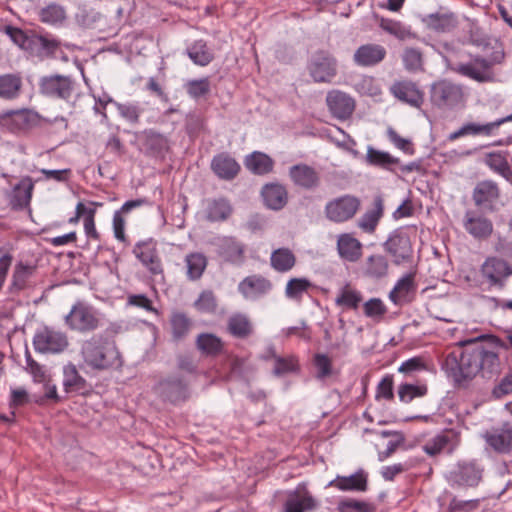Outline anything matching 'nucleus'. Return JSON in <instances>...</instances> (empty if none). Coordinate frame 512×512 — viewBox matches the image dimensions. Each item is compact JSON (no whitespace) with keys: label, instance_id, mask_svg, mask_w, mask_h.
<instances>
[{"label":"nucleus","instance_id":"1","mask_svg":"<svg viewBox=\"0 0 512 512\" xmlns=\"http://www.w3.org/2000/svg\"><path fill=\"white\" fill-rule=\"evenodd\" d=\"M81 355L84 363L97 371L119 369L123 365L116 340L108 333L94 334L83 341Z\"/></svg>","mask_w":512,"mask_h":512},{"label":"nucleus","instance_id":"2","mask_svg":"<svg viewBox=\"0 0 512 512\" xmlns=\"http://www.w3.org/2000/svg\"><path fill=\"white\" fill-rule=\"evenodd\" d=\"M4 32L10 37L14 44L26 51L30 56L43 59L53 56L60 46V42L48 35H39L33 30L6 25Z\"/></svg>","mask_w":512,"mask_h":512},{"label":"nucleus","instance_id":"3","mask_svg":"<svg viewBox=\"0 0 512 512\" xmlns=\"http://www.w3.org/2000/svg\"><path fill=\"white\" fill-rule=\"evenodd\" d=\"M65 325L80 334L92 333L103 325L102 313L84 300H77L64 317Z\"/></svg>","mask_w":512,"mask_h":512},{"label":"nucleus","instance_id":"4","mask_svg":"<svg viewBox=\"0 0 512 512\" xmlns=\"http://www.w3.org/2000/svg\"><path fill=\"white\" fill-rule=\"evenodd\" d=\"M429 100L434 108L441 111H451L465 105L466 94L461 84L442 79L430 86Z\"/></svg>","mask_w":512,"mask_h":512},{"label":"nucleus","instance_id":"5","mask_svg":"<svg viewBox=\"0 0 512 512\" xmlns=\"http://www.w3.org/2000/svg\"><path fill=\"white\" fill-rule=\"evenodd\" d=\"M153 391L161 401L178 405L191 396L190 380L182 373L169 374L158 380Z\"/></svg>","mask_w":512,"mask_h":512},{"label":"nucleus","instance_id":"6","mask_svg":"<svg viewBox=\"0 0 512 512\" xmlns=\"http://www.w3.org/2000/svg\"><path fill=\"white\" fill-rule=\"evenodd\" d=\"M382 246L394 265L400 266L413 262V245L405 228L400 227L393 230Z\"/></svg>","mask_w":512,"mask_h":512},{"label":"nucleus","instance_id":"7","mask_svg":"<svg viewBox=\"0 0 512 512\" xmlns=\"http://www.w3.org/2000/svg\"><path fill=\"white\" fill-rule=\"evenodd\" d=\"M484 467L476 459L460 460L449 472L447 480L451 487L475 488L483 480Z\"/></svg>","mask_w":512,"mask_h":512},{"label":"nucleus","instance_id":"8","mask_svg":"<svg viewBox=\"0 0 512 512\" xmlns=\"http://www.w3.org/2000/svg\"><path fill=\"white\" fill-rule=\"evenodd\" d=\"M485 445L498 455L512 454V421L503 420L481 434Z\"/></svg>","mask_w":512,"mask_h":512},{"label":"nucleus","instance_id":"9","mask_svg":"<svg viewBox=\"0 0 512 512\" xmlns=\"http://www.w3.org/2000/svg\"><path fill=\"white\" fill-rule=\"evenodd\" d=\"M361 199L355 195L345 194L328 201L324 213L328 220L334 223H344L358 213Z\"/></svg>","mask_w":512,"mask_h":512},{"label":"nucleus","instance_id":"10","mask_svg":"<svg viewBox=\"0 0 512 512\" xmlns=\"http://www.w3.org/2000/svg\"><path fill=\"white\" fill-rule=\"evenodd\" d=\"M337 60L327 50H317L308 61L309 75L316 83H330L337 74Z\"/></svg>","mask_w":512,"mask_h":512},{"label":"nucleus","instance_id":"11","mask_svg":"<svg viewBox=\"0 0 512 512\" xmlns=\"http://www.w3.org/2000/svg\"><path fill=\"white\" fill-rule=\"evenodd\" d=\"M472 200L479 212H497L501 202V191L498 184L492 180L479 181L472 191Z\"/></svg>","mask_w":512,"mask_h":512},{"label":"nucleus","instance_id":"12","mask_svg":"<svg viewBox=\"0 0 512 512\" xmlns=\"http://www.w3.org/2000/svg\"><path fill=\"white\" fill-rule=\"evenodd\" d=\"M132 253L152 276L164 279L163 263L157 249V242L153 238L138 241Z\"/></svg>","mask_w":512,"mask_h":512},{"label":"nucleus","instance_id":"13","mask_svg":"<svg viewBox=\"0 0 512 512\" xmlns=\"http://www.w3.org/2000/svg\"><path fill=\"white\" fill-rule=\"evenodd\" d=\"M36 352L41 354H57L63 352L69 345L65 333L44 326L34 334L32 340Z\"/></svg>","mask_w":512,"mask_h":512},{"label":"nucleus","instance_id":"14","mask_svg":"<svg viewBox=\"0 0 512 512\" xmlns=\"http://www.w3.org/2000/svg\"><path fill=\"white\" fill-rule=\"evenodd\" d=\"M494 62L481 56H475L468 63H457L452 70L464 77L479 83L491 82L494 79L492 67Z\"/></svg>","mask_w":512,"mask_h":512},{"label":"nucleus","instance_id":"15","mask_svg":"<svg viewBox=\"0 0 512 512\" xmlns=\"http://www.w3.org/2000/svg\"><path fill=\"white\" fill-rule=\"evenodd\" d=\"M486 213L468 209L465 211L462 225L464 230L475 240L484 241L491 237L494 226Z\"/></svg>","mask_w":512,"mask_h":512},{"label":"nucleus","instance_id":"16","mask_svg":"<svg viewBox=\"0 0 512 512\" xmlns=\"http://www.w3.org/2000/svg\"><path fill=\"white\" fill-rule=\"evenodd\" d=\"M135 142L140 152L148 157H164L168 151V141L154 130H141L135 133Z\"/></svg>","mask_w":512,"mask_h":512},{"label":"nucleus","instance_id":"17","mask_svg":"<svg viewBox=\"0 0 512 512\" xmlns=\"http://www.w3.org/2000/svg\"><path fill=\"white\" fill-rule=\"evenodd\" d=\"M481 275L490 286L503 289L506 279L512 275L511 265L504 259L488 257L481 266Z\"/></svg>","mask_w":512,"mask_h":512},{"label":"nucleus","instance_id":"18","mask_svg":"<svg viewBox=\"0 0 512 512\" xmlns=\"http://www.w3.org/2000/svg\"><path fill=\"white\" fill-rule=\"evenodd\" d=\"M39 90L44 96L68 100L73 92V81L68 76H44L39 81Z\"/></svg>","mask_w":512,"mask_h":512},{"label":"nucleus","instance_id":"19","mask_svg":"<svg viewBox=\"0 0 512 512\" xmlns=\"http://www.w3.org/2000/svg\"><path fill=\"white\" fill-rule=\"evenodd\" d=\"M389 91L397 100L411 107L419 108L424 102V93L411 80L395 81Z\"/></svg>","mask_w":512,"mask_h":512},{"label":"nucleus","instance_id":"20","mask_svg":"<svg viewBox=\"0 0 512 512\" xmlns=\"http://www.w3.org/2000/svg\"><path fill=\"white\" fill-rule=\"evenodd\" d=\"M326 103L333 117L341 121L349 119L355 110V100L340 90L329 91Z\"/></svg>","mask_w":512,"mask_h":512},{"label":"nucleus","instance_id":"21","mask_svg":"<svg viewBox=\"0 0 512 512\" xmlns=\"http://www.w3.org/2000/svg\"><path fill=\"white\" fill-rule=\"evenodd\" d=\"M460 442V434L453 429H445L428 440L423 450L429 456H436L446 450L452 453Z\"/></svg>","mask_w":512,"mask_h":512},{"label":"nucleus","instance_id":"22","mask_svg":"<svg viewBox=\"0 0 512 512\" xmlns=\"http://www.w3.org/2000/svg\"><path fill=\"white\" fill-rule=\"evenodd\" d=\"M416 290L415 273L409 272L396 282L389 292V300L397 306L411 303L415 299Z\"/></svg>","mask_w":512,"mask_h":512},{"label":"nucleus","instance_id":"23","mask_svg":"<svg viewBox=\"0 0 512 512\" xmlns=\"http://www.w3.org/2000/svg\"><path fill=\"white\" fill-rule=\"evenodd\" d=\"M328 486L341 491L365 492L368 489V474L363 469H359L350 476L338 475L329 482Z\"/></svg>","mask_w":512,"mask_h":512},{"label":"nucleus","instance_id":"24","mask_svg":"<svg viewBox=\"0 0 512 512\" xmlns=\"http://www.w3.org/2000/svg\"><path fill=\"white\" fill-rule=\"evenodd\" d=\"M389 261L385 255L372 254L362 264L363 277L371 280H381L389 274Z\"/></svg>","mask_w":512,"mask_h":512},{"label":"nucleus","instance_id":"25","mask_svg":"<svg viewBox=\"0 0 512 512\" xmlns=\"http://www.w3.org/2000/svg\"><path fill=\"white\" fill-rule=\"evenodd\" d=\"M386 49L379 44L361 45L354 53L353 60L358 66H375L384 60Z\"/></svg>","mask_w":512,"mask_h":512},{"label":"nucleus","instance_id":"26","mask_svg":"<svg viewBox=\"0 0 512 512\" xmlns=\"http://www.w3.org/2000/svg\"><path fill=\"white\" fill-rule=\"evenodd\" d=\"M264 205L271 210H281L288 202L286 188L279 183L265 184L261 189Z\"/></svg>","mask_w":512,"mask_h":512},{"label":"nucleus","instance_id":"27","mask_svg":"<svg viewBox=\"0 0 512 512\" xmlns=\"http://www.w3.org/2000/svg\"><path fill=\"white\" fill-rule=\"evenodd\" d=\"M363 244L353 235L344 233L338 237L337 251L339 256L348 262L355 263L362 257Z\"/></svg>","mask_w":512,"mask_h":512},{"label":"nucleus","instance_id":"28","mask_svg":"<svg viewBox=\"0 0 512 512\" xmlns=\"http://www.w3.org/2000/svg\"><path fill=\"white\" fill-rule=\"evenodd\" d=\"M33 187L34 185L29 178L14 186L9 194V206L12 210L21 211L29 206Z\"/></svg>","mask_w":512,"mask_h":512},{"label":"nucleus","instance_id":"29","mask_svg":"<svg viewBox=\"0 0 512 512\" xmlns=\"http://www.w3.org/2000/svg\"><path fill=\"white\" fill-rule=\"evenodd\" d=\"M169 323L171 328V340L174 343L184 341L190 334L193 326L192 319L184 312L180 311H173L171 313Z\"/></svg>","mask_w":512,"mask_h":512},{"label":"nucleus","instance_id":"30","mask_svg":"<svg viewBox=\"0 0 512 512\" xmlns=\"http://www.w3.org/2000/svg\"><path fill=\"white\" fill-rule=\"evenodd\" d=\"M245 297L259 296L268 293L272 289V283L260 275H251L244 278L238 287Z\"/></svg>","mask_w":512,"mask_h":512},{"label":"nucleus","instance_id":"31","mask_svg":"<svg viewBox=\"0 0 512 512\" xmlns=\"http://www.w3.org/2000/svg\"><path fill=\"white\" fill-rule=\"evenodd\" d=\"M23 89V80L20 73H6L0 75V98L3 100L17 99Z\"/></svg>","mask_w":512,"mask_h":512},{"label":"nucleus","instance_id":"32","mask_svg":"<svg viewBox=\"0 0 512 512\" xmlns=\"http://www.w3.org/2000/svg\"><path fill=\"white\" fill-rule=\"evenodd\" d=\"M63 387L64 391L68 393L84 394L88 389L86 379L80 375L76 366L69 363L63 368Z\"/></svg>","mask_w":512,"mask_h":512},{"label":"nucleus","instance_id":"33","mask_svg":"<svg viewBox=\"0 0 512 512\" xmlns=\"http://www.w3.org/2000/svg\"><path fill=\"white\" fill-rule=\"evenodd\" d=\"M384 213L383 199L376 196L373 208L368 209L358 220V227L366 233H373Z\"/></svg>","mask_w":512,"mask_h":512},{"label":"nucleus","instance_id":"34","mask_svg":"<svg viewBox=\"0 0 512 512\" xmlns=\"http://www.w3.org/2000/svg\"><path fill=\"white\" fill-rule=\"evenodd\" d=\"M232 211L230 202L224 197L206 201L205 217L210 222L225 221L230 217Z\"/></svg>","mask_w":512,"mask_h":512},{"label":"nucleus","instance_id":"35","mask_svg":"<svg viewBox=\"0 0 512 512\" xmlns=\"http://www.w3.org/2000/svg\"><path fill=\"white\" fill-rule=\"evenodd\" d=\"M196 348L206 357H217L224 350V344L220 337L212 333H201L195 341Z\"/></svg>","mask_w":512,"mask_h":512},{"label":"nucleus","instance_id":"36","mask_svg":"<svg viewBox=\"0 0 512 512\" xmlns=\"http://www.w3.org/2000/svg\"><path fill=\"white\" fill-rule=\"evenodd\" d=\"M227 331L235 338L246 339L253 334L254 328L247 315L235 313L227 321Z\"/></svg>","mask_w":512,"mask_h":512},{"label":"nucleus","instance_id":"37","mask_svg":"<svg viewBox=\"0 0 512 512\" xmlns=\"http://www.w3.org/2000/svg\"><path fill=\"white\" fill-rule=\"evenodd\" d=\"M290 177L293 182L306 189L317 186L319 178L316 171L305 164L294 165L290 168Z\"/></svg>","mask_w":512,"mask_h":512},{"label":"nucleus","instance_id":"38","mask_svg":"<svg viewBox=\"0 0 512 512\" xmlns=\"http://www.w3.org/2000/svg\"><path fill=\"white\" fill-rule=\"evenodd\" d=\"M187 56L198 66H207L214 60V54L203 39L194 41L186 49Z\"/></svg>","mask_w":512,"mask_h":512},{"label":"nucleus","instance_id":"39","mask_svg":"<svg viewBox=\"0 0 512 512\" xmlns=\"http://www.w3.org/2000/svg\"><path fill=\"white\" fill-rule=\"evenodd\" d=\"M423 22L436 32H449L456 26L453 13H432L423 18Z\"/></svg>","mask_w":512,"mask_h":512},{"label":"nucleus","instance_id":"40","mask_svg":"<svg viewBox=\"0 0 512 512\" xmlns=\"http://www.w3.org/2000/svg\"><path fill=\"white\" fill-rule=\"evenodd\" d=\"M245 166L254 174L264 175L273 170L274 162L265 153L255 151L246 158Z\"/></svg>","mask_w":512,"mask_h":512},{"label":"nucleus","instance_id":"41","mask_svg":"<svg viewBox=\"0 0 512 512\" xmlns=\"http://www.w3.org/2000/svg\"><path fill=\"white\" fill-rule=\"evenodd\" d=\"M35 271V267L26 265L23 262H18L15 265L11 285L9 287L10 292L15 293L24 290L27 287L29 278Z\"/></svg>","mask_w":512,"mask_h":512},{"label":"nucleus","instance_id":"42","mask_svg":"<svg viewBox=\"0 0 512 512\" xmlns=\"http://www.w3.org/2000/svg\"><path fill=\"white\" fill-rule=\"evenodd\" d=\"M271 266L277 272H287L296 264V257L289 248H278L270 257Z\"/></svg>","mask_w":512,"mask_h":512},{"label":"nucleus","instance_id":"43","mask_svg":"<svg viewBox=\"0 0 512 512\" xmlns=\"http://www.w3.org/2000/svg\"><path fill=\"white\" fill-rule=\"evenodd\" d=\"M187 277L191 281L200 279L207 267V258L200 252H192L185 257Z\"/></svg>","mask_w":512,"mask_h":512},{"label":"nucleus","instance_id":"44","mask_svg":"<svg viewBox=\"0 0 512 512\" xmlns=\"http://www.w3.org/2000/svg\"><path fill=\"white\" fill-rule=\"evenodd\" d=\"M379 26L382 30L401 41L416 38V34L412 32L410 28L404 26L400 21L382 17L380 19Z\"/></svg>","mask_w":512,"mask_h":512},{"label":"nucleus","instance_id":"45","mask_svg":"<svg viewBox=\"0 0 512 512\" xmlns=\"http://www.w3.org/2000/svg\"><path fill=\"white\" fill-rule=\"evenodd\" d=\"M428 393V387L425 383L423 384H412L402 383L398 386L397 394L400 402L408 404L416 398L426 396Z\"/></svg>","mask_w":512,"mask_h":512},{"label":"nucleus","instance_id":"46","mask_svg":"<svg viewBox=\"0 0 512 512\" xmlns=\"http://www.w3.org/2000/svg\"><path fill=\"white\" fill-rule=\"evenodd\" d=\"M11 117L14 128H35L39 125V115L29 109L11 111L8 113Z\"/></svg>","mask_w":512,"mask_h":512},{"label":"nucleus","instance_id":"47","mask_svg":"<svg viewBox=\"0 0 512 512\" xmlns=\"http://www.w3.org/2000/svg\"><path fill=\"white\" fill-rule=\"evenodd\" d=\"M367 162L370 165L379 166L392 171V166L399 164L400 160L387 152L375 150L370 147L367 151Z\"/></svg>","mask_w":512,"mask_h":512},{"label":"nucleus","instance_id":"48","mask_svg":"<svg viewBox=\"0 0 512 512\" xmlns=\"http://www.w3.org/2000/svg\"><path fill=\"white\" fill-rule=\"evenodd\" d=\"M273 374L275 376H283L288 373H295L300 370L298 359L295 356L282 357L274 355Z\"/></svg>","mask_w":512,"mask_h":512},{"label":"nucleus","instance_id":"49","mask_svg":"<svg viewBox=\"0 0 512 512\" xmlns=\"http://www.w3.org/2000/svg\"><path fill=\"white\" fill-rule=\"evenodd\" d=\"M39 18L43 23L55 25L60 24L65 20L66 13L62 6L58 4H50L40 10Z\"/></svg>","mask_w":512,"mask_h":512},{"label":"nucleus","instance_id":"50","mask_svg":"<svg viewBox=\"0 0 512 512\" xmlns=\"http://www.w3.org/2000/svg\"><path fill=\"white\" fill-rule=\"evenodd\" d=\"M311 287L312 283L306 278H292L286 284L285 294L289 299L300 300Z\"/></svg>","mask_w":512,"mask_h":512},{"label":"nucleus","instance_id":"51","mask_svg":"<svg viewBox=\"0 0 512 512\" xmlns=\"http://www.w3.org/2000/svg\"><path fill=\"white\" fill-rule=\"evenodd\" d=\"M362 301V295L356 290L344 287L335 299V304L347 309L356 310Z\"/></svg>","mask_w":512,"mask_h":512},{"label":"nucleus","instance_id":"52","mask_svg":"<svg viewBox=\"0 0 512 512\" xmlns=\"http://www.w3.org/2000/svg\"><path fill=\"white\" fill-rule=\"evenodd\" d=\"M187 94L193 99H199L207 96L211 91L210 80L208 77L189 80L185 84Z\"/></svg>","mask_w":512,"mask_h":512},{"label":"nucleus","instance_id":"53","mask_svg":"<svg viewBox=\"0 0 512 512\" xmlns=\"http://www.w3.org/2000/svg\"><path fill=\"white\" fill-rule=\"evenodd\" d=\"M100 12L93 8L81 7L75 15L77 23L84 28H94L101 20Z\"/></svg>","mask_w":512,"mask_h":512},{"label":"nucleus","instance_id":"54","mask_svg":"<svg viewBox=\"0 0 512 512\" xmlns=\"http://www.w3.org/2000/svg\"><path fill=\"white\" fill-rule=\"evenodd\" d=\"M313 365L316 369L315 376L318 380H324L333 373L332 360L326 354L316 353L313 356Z\"/></svg>","mask_w":512,"mask_h":512},{"label":"nucleus","instance_id":"55","mask_svg":"<svg viewBox=\"0 0 512 512\" xmlns=\"http://www.w3.org/2000/svg\"><path fill=\"white\" fill-rule=\"evenodd\" d=\"M403 64L406 70L416 72L423 69V58L420 50L406 48L402 55Z\"/></svg>","mask_w":512,"mask_h":512},{"label":"nucleus","instance_id":"56","mask_svg":"<svg viewBox=\"0 0 512 512\" xmlns=\"http://www.w3.org/2000/svg\"><path fill=\"white\" fill-rule=\"evenodd\" d=\"M220 255L227 261H236L242 257L243 247L233 239H225L220 245Z\"/></svg>","mask_w":512,"mask_h":512},{"label":"nucleus","instance_id":"57","mask_svg":"<svg viewBox=\"0 0 512 512\" xmlns=\"http://www.w3.org/2000/svg\"><path fill=\"white\" fill-rule=\"evenodd\" d=\"M176 367L179 371L188 375H198V364L195 361L193 354L191 353H179L176 355Z\"/></svg>","mask_w":512,"mask_h":512},{"label":"nucleus","instance_id":"58","mask_svg":"<svg viewBox=\"0 0 512 512\" xmlns=\"http://www.w3.org/2000/svg\"><path fill=\"white\" fill-rule=\"evenodd\" d=\"M194 307L203 313H214L217 309V300L211 290H204L194 302Z\"/></svg>","mask_w":512,"mask_h":512},{"label":"nucleus","instance_id":"59","mask_svg":"<svg viewBox=\"0 0 512 512\" xmlns=\"http://www.w3.org/2000/svg\"><path fill=\"white\" fill-rule=\"evenodd\" d=\"M337 510L339 512H372L374 507L367 502L347 498L338 502Z\"/></svg>","mask_w":512,"mask_h":512},{"label":"nucleus","instance_id":"60","mask_svg":"<svg viewBox=\"0 0 512 512\" xmlns=\"http://www.w3.org/2000/svg\"><path fill=\"white\" fill-rule=\"evenodd\" d=\"M375 398L376 400H394V376L392 374H386L378 383Z\"/></svg>","mask_w":512,"mask_h":512},{"label":"nucleus","instance_id":"61","mask_svg":"<svg viewBox=\"0 0 512 512\" xmlns=\"http://www.w3.org/2000/svg\"><path fill=\"white\" fill-rule=\"evenodd\" d=\"M231 160L232 157L226 153H220L213 157L211 161V169L218 178L222 180L228 179V168Z\"/></svg>","mask_w":512,"mask_h":512},{"label":"nucleus","instance_id":"62","mask_svg":"<svg viewBox=\"0 0 512 512\" xmlns=\"http://www.w3.org/2000/svg\"><path fill=\"white\" fill-rule=\"evenodd\" d=\"M488 164L507 181L512 182V169L504 157L499 154H490Z\"/></svg>","mask_w":512,"mask_h":512},{"label":"nucleus","instance_id":"63","mask_svg":"<svg viewBox=\"0 0 512 512\" xmlns=\"http://www.w3.org/2000/svg\"><path fill=\"white\" fill-rule=\"evenodd\" d=\"M480 499L459 500L453 497L448 505V512H474L480 506Z\"/></svg>","mask_w":512,"mask_h":512},{"label":"nucleus","instance_id":"64","mask_svg":"<svg viewBox=\"0 0 512 512\" xmlns=\"http://www.w3.org/2000/svg\"><path fill=\"white\" fill-rule=\"evenodd\" d=\"M510 394H512V373L506 374L493 387L491 391V397L495 400H500Z\"/></svg>","mask_w":512,"mask_h":512}]
</instances>
